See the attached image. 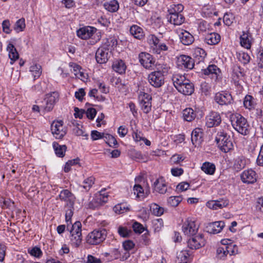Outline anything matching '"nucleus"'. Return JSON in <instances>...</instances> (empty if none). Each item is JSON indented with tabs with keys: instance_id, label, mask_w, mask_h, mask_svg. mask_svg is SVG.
Wrapping results in <instances>:
<instances>
[{
	"instance_id": "obj_1",
	"label": "nucleus",
	"mask_w": 263,
	"mask_h": 263,
	"mask_svg": "<svg viewBox=\"0 0 263 263\" xmlns=\"http://www.w3.org/2000/svg\"><path fill=\"white\" fill-rule=\"evenodd\" d=\"M117 44L115 39H107L96 53V59L99 64L106 63L112 55L111 51Z\"/></svg>"
},
{
	"instance_id": "obj_2",
	"label": "nucleus",
	"mask_w": 263,
	"mask_h": 263,
	"mask_svg": "<svg viewBox=\"0 0 263 263\" xmlns=\"http://www.w3.org/2000/svg\"><path fill=\"white\" fill-rule=\"evenodd\" d=\"M61 201L66 202L64 208L65 211V220L68 222L73 215L74 204L76 197L68 190H63L61 191L58 197Z\"/></svg>"
},
{
	"instance_id": "obj_3",
	"label": "nucleus",
	"mask_w": 263,
	"mask_h": 263,
	"mask_svg": "<svg viewBox=\"0 0 263 263\" xmlns=\"http://www.w3.org/2000/svg\"><path fill=\"white\" fill-rule=\"evenodd\" d=\"M231 124L239 133L247 135L249 133V124L247 119L239 114H233L230 116Z\"/></svg>"
},
{
	"instance_id": "obj_4",
	"label": "nucleus",
	"mask_w": 263,
	"mask_h": 263,
	"mask_svg": "<svg viewBox=\"0 0 263 263\" xmlns=\"http://www.w3.org/2000/svg\"><path fill=\"white\" fill-rule=\"evenodd\" d=\"M215 141L219 149L224 153H228L233 148L230 136L223 130L217 133Z\"/></svg>"
},
{
	"instance_id": "obj_5",
	"label": "nucleus",
	"mask_w": 263,
	"mask_h": 263,
	"mask_svg": "<svg viewBox=\"0 0 263 263\" xmlns=\"http://www.w3.org/2000/svg\"><path fill=\"white\" fill-rule=\"evenodd\" d=\"M106 236L107 232L105 229L95 230L87 236L86 242L89 245H97L102 242Z\"/></svg>"
},
{
	"instance_id": "obj_6",
	"label": "nucleus",
	"mask_w": 263,
	"mask_h": 263,
	"mask_svg": "<svg viewBox=\"0 0 263 263\" xmlns=\"http://www.w3.org/2000/svg\"><path fill=\"white\" fill-rule=\"evenodd\" d=\"M82 224L80 221H76L72 226L70 232V242L71 245L78 247L82 242Z\"/></svg>"
},
{
	"instance_id": "obj_7",
	"label": "nucleus",
	"mask_w": 263,
	"mask_h": 263,
	"mask_svg": "<svg viewBox=\"0 0 263 263\" xmlns=\"http://www.w3.org/2000/svg\"><path fill=\"white\" fill-rule=\"evenodd\" d=\"M188 247L192 250H197L204 246L205 240L202 234H196L190 236L187 241Z\"/></svg>"
},
{
	"instance_id": "obj_8",
	"label": "nucleus",
	"mask_w": 263,
	"mask_h": 263,
	"mask_svg": "<svg viewBox=\"0 0 263 263\" xmlns=\"http://www.w3.org/2000/svg\"><path fill=\"white\" fill-rule=\"evenodd\" d=\"M199 229V226L197 225L195 220L191 218H187L183 222L182 230L184 235L191 236L197 233Z\"/></svg>"
},
{
	"instance_id": "obj_9",
	"label": "nucleus",
	"mask_w": 263,
	"mask_h": 263,
	"mask_svg": "<svg viewBox=\"0 0 263 263\" xmlns=\"http://www.w3.org/2000/svg\"><path fill=\"white\" fill-rule=\"evenodd\" d=\"M52 134L56 139H61L67 133L66 128L63 125L62 120L54 121L51 125Z\"/></svg>"
},
{
	"instance_id": "obj_10",
	"label": "nucleus",
	"mask_w": 263,
	"mask_h": 263,
	"mask_svg": "<svg viewBox=\"0 0 263 263\" xmlns=\"http://www.w3.org/2000/svg\"><path fill=\"white\" fill-rule=\"evenodd\" d=\"M148 80L153 86L156 88L161 87L164 82V78L161 71H155L148 74Z\"/></svg>"
},
{
	"instance_id": "obj_11",
	"label": "nucleus",
	"mask_w": 263,
	"mask_h": 263,
	"mask_svg": "<svg viewBox=\"0 0 263 263\" xmlns=\"http://www.w3.org/2000/svg\"><path fill=\"white\" fill-rule=\"evenodd\" d=\"M195 65L194 60L191 57L186 55H181L178 58L177 66L182 69L191 70Z\"/></svg>"
},
{
	"instance_id": "obj_12",
	"label": "nucleus",
	"mask_w": 263,
	"mask_h": 263,
	"mask_svg": "<svg viewBox=\"0 0 263 263\" xmlns=\"http://www.w3.org/2000/svg\"><path fill=\"white\" fill-rule=\"evenodd\" d=\"M214 100L220 105H227L233 102V99L231 95L226 92L216 93Z\"/></svg>"
},
{
	"instance_id": "obj_13",
	"label": "nucleus",
	"mask_w": 263,
	"mask_h": 263,
	"mask_svg": "<svg viewBox=\"0 0 263 263\" xmlns=\"http://www.w3.org/2000/svg\"><path fill=\"white\" fill-rule=\"evenodd\" d=\"M221 122L220 114L217 112L212 111L206 117V125L208 127H212L219 125Z\"/></svg>"
},
{
	"instance_id": "obj_14",
	"label": "nucleus",
	"mask_w": 263,
	"mask_h": 263,
	"mask_svg": "<svg viewBox=\"0 0 263 263\" xmlns=\"http://www.w3.org/2000/svg\"><path fill=\"white\" fill-rule=\"evenodd\" d=\"M140 64L145 68L149 69L154 65L155 61L152 56L148 53L141 52L139 54Z\"/></svg>"
},
{
	"instance_id": "obj_15",
	"label": "nucleus",
	"mask_w": 263,
	"mask_h": 263,
	"mask_svg": "<svg viewBox=\"0 0 263 263\" xmlns=\"http://www.w3.org/2000/svg\"><path fill=\"white\" fill-rule=\"evenodd\" d=\"M97 31V29L93 27L87 26L80 28L77 30V35L83 40L91 37Z\"/></svg>"
},
{
	"instance_id": "obj_16",
	"label": "nucleus",
	"mask_w": 263,
	"mask_h": 263,
	"mask_svg": "<svg viewBox=\"0 0 263 263\" xmlns=\"http://www.w3.org/2000/svg\"><path fill=\"white\" fill-rule=\"evenodd\" d=\"M240 178L243 183H254L256 181V173L252 169L245 170L241 173Z\"/></svg>"
},
{
	"instance_id": "obj_17",
	"label": "nucleus",
	"mask_w": 263,
	"mask_h": 263,
	"mask_svg": "<svg viewBox=\"0 0 263 263\" xmlns=\"http://www.w3.org/2000/svg\"><path fill=\"white\" fill-rule=\"evenodd\" d=\"M224 227L223 221H219L209 223L205 228L206 231L210 234H217L221 231Z\"/></svg>"
},
{
	"instance_id": "obj_18",
	"label": "nucleus",
	"mask_w": 263,
	"mask_h": 263,
	"mask_svg": "<svg viewBox=\"0 0 263 263\" xmlns=\"http://www.w3.org/2000/svg\"><path fill=\"white\" fill-rule=\"evenodd\" d=\"M203 130L200 128L194 129L191 134V140L193 144L196 147L200 145L202 141Z\"/></svg>"
},
{
	"instance_id": "obj_19",
	"label": "nucleus",
	"mask_w": 263,
	"mask_h": 263,
	"mask_svg": "<svg viewBox=\"0 0 263 263\" xmlns=\"http://www.w3.org/2000/svg\"><path fill=\"white\" fill-rule=\"evenodd\" d=\"M184 82L178 89V91L185 95H191L194 91V85L188 79Z\"/></svg>"
},
{
	"instance_id": "obj_20",
	"label": "nucleus",
	"mask_w": 263,
	"mask_h": 263,
	"mask_svg": "<svg viewBox=\"0 0 263 263\" xmlns=\"http://www.w3.org/2000/svg\"><path fill=\"white\" fill-rule=\"evenodd\" d=\"M180 42L184 45H191L194 41V36L188 31L181 30L179 33Z\"/></svg>"
},
{
	"instance_id": "obj_21",
	"label": "nucleus",
	"mask_w": 263,
	"mask_h": 263,
	"mask_svg": "<svg viewBox=\"0 0 263 263\" xmlns=\"http://www.w3.org/2000/svg\"><path fill=\"white\" fill-rule=\"evenodd\" d=\"M229 204V201L227 199L220 200H211L206 203V205L210 209L218 210L227 206Z\"/></svg>"
},
{
	"instance_id": "obj_22",
	"label": "nucleus",
	"mask_w": 263,
	"mask_h": 263,
	"mask_svg": "<svg viewBox=\"0 0 263 263\" xmlns=\"http://www.w3.org/2000/svg\"><path fill=\"white\" fill-rule=\"evenodd\" d=\"M154 190L160 194H165L167 191L166 184L163 177L157 179L154 182Z\"/></svg>"
},
{
	"instance_id": "obj_23",
	"label": "nucleus",
	"mask_w": 263,
	"mask_h": 263,
	"mask_svg": "<svg viewBox=\"0 0 263 263\" xmlns=\"http://www.w3.org/2000/svg\"><path fill=\"white\" fill-rule=\"evenodd\" d=\"M112 68L117 73L122 74L125 73L126 66L123 60H116L112 63Z\"/></svg>"
},
{
	"instance_id": "obj_24",
	"label": "nucleus",
	"mask_w": 263,
	"mask_h": 263,
	"mask_svg": "<svg viewBox=\"0 0 263 263\" xmlns=\"http://www.w3.org/2000/svg\"><path fill=\"white\" fill-rule=\"evenodd\" d=\"M220 41V36L215 32L207 34L204 37V42L209 45H216Z\"/></svg>"
},
{
	"instance_id": "obj_25",
	"label": "nucleus",
	"mask_w": 263,
	"mask_h": 263,
	"mask_svg": "<svg viewBox=\"0 0 263 263\" xmlns=\"http://www.w3.org/2000/svg\"><path fill=\"white\" fill-rule=\"evenodd\" d=\"M251 35L249 32H243L240 37L241 45L248 49H250L251 47Z\"/></svg>"
},
{
	"instance_id": "obj_26",
	"label": "nucleus",
	"mask_w": 263,
	"mask_h": 263,
	"mask_svg": "<svg viewBox=\"0 0 263 263\" xmlns=\"http://www.w3.org/2000/svg\"><path fill=\"white\" fill-rule=\"evenodd\" d=\"M130 34L136 39L141 40L144 37L143 29L137 25H133L129 30Z\"/></svg>"
},
{
	"instance_id": "obj_27",
	"label": "nucleus",
	"mask_w": 263,
	"mask_h": 263,
	"mask_svg": "<svg viewBox=\"0 0 263 263\" xmlns=\"http://www.w3.org/2000/svg\"><path fill=\"white\" fill-rule=\"evenodd\" d=\"M169 15L170 22L175 25H180L184 22V17L181 14H177V13H173L169 14Z\"/></svg>"
},
{
	"instance_id": "obj_28",
	"label": "nucleus",
	"mask_w": 263,
	"mask_h": 263,
	"mask_svg": "<svg viewBox=\"0 0 263 263\" xmlns=\"http://www.w3.org/2000/svg\"><path fill=\"white\" fill-rule=\"evenodd\" d=\"M201 169L206 174L212 175L215 173L216 166L213 163L205 162L202 164Z\"/></svg>"
},
{
	"instance_id": "obj_29",
	"label": "nucleus",
	"mask_w": 263,
	"mask_h": 263,
	"mask_svg": "<svg viewBox=\"0 0 263 263\" xmlns=\"http://www.w3.org/2000/svg\"><path fill=\"white\" fill-rule=\"evenodd\" d=\"M245 75V72L242 68L239 65H235L233 67V79L235 82H238L240 78L243 77Z\"/></svg>"
},
{
	"instance_id": "obj_30",
	"label": "nucleus",
	"mask_w": 263,
	"mask_h": 263,
	"mask_svg": "<svg viewBox=\"0 0 263 263\" xmlns=\"http://www.w3.org/2000/svg\"><path fill=\"white\" fill-rule=\"evenodd\" d=\"M173 84L175 87L177 89L181 85L186 81V79L184 76L180 74H174L172 78Z\"/></svg>"
},
{
	"instance_id": "obj_31",
	"label": "nucleus",
	"mask_w": 263,
	"mask_h": 263,
	"mask_svg": "<svg viewBox=\"0 0 263 263\" xmlns=\"http://www.w3.org/2000/svg\"><path fill=\"white\" fill-rule=\"evenodd\" d=\"M53 149L56 155L59 157H63L67 149L65 145H60L58 143L54 142L52 144Z\"/></svg>"
},
{
	"instance_id": "obj_32",
	"label": "nucleus",
	"mask_w": 263,
	"mask_h": 263,
	"mask_svg": "<svg viewBox=\"0 0 263 263\" xmlns=\"http://www.w3.org/2000/svg\"><path fill=\"white\" fill-rule=\"evenodd\" d=\"M7 50L9 52V57L11 61H15L18 59L19 54L12 44L9 43L8 45Z\"/></svg>"
},
{
	"instance_id": "obj_33",
	"label": "nucleus",
	"mask_w": 263,
	"mask_h": 263,
	"mask_svg": "<svg viewBox=\"0 0 263 263\" xmlns=\"http://www.w3.org/2000/svg\"><path fill=\"white\" fill-rule=\"evenodd\" d=\"M196 114L191 108H187L183 111V117L184 119L188 122H191L195 119Z\"/></svg>"
},
{
	"instance_id": "obj_34",
	"label": "nucleus",
	"mask_w": 263,
	"mask_h": 263,
	"mask_svg": "<svg viewBox=\"0 0 263 263\" xmlns=\"http://www.w3.org/2000/svg\"><path fill=\"white\" fill-rule=\"evenodd\" d=\"M146 96V100H142L140 102V104L141 105V109L145 113H148L151 110V102H150V100L151 98H149V95L147 94H144V96Z\"/></svg>"
},
{
	"instance_id": "obj_35",
	"label": "nucleus",
	"mask_w": 263,
	"mask_h": 263,
	"mask_svg": "<svg viewBox=\"0 0 263 263\" xmlns=\"http://www.w3.org/2000/svg\"><path fill=\"white\" fill-rule=\"evenodd\" d=\"M177 258L181 261L180 263H189L190 254L187 250H182L177 254Z\"/></svg>"
},
{
	"instance_id": "obj_36",
	"label": "nucleus",
	"mask_w": 263,
	"mask_h": 263,
	"mask_svg": "<svg viewBox=\"0 0 263 263\" xmlns=\"http://www.w3.org/2000/svg\"><path fill=\"white\" fill-rule=\"evenodd\" d=\"M30 71L33 76L34 80L39 78L42 74V67L39 64H34L30 67Z\"/></svg>"
},
{
	"instance_id": "obj_37",
	"label": "nucleus",
	"mask_w": 263,
	"mask_h": 263,
	"mask_svg": "<svg viewBox=\"0 0 263 263\" xmlns=\"http://www.w3.org/2000/svg\"><path fill=\"white\" fill-rule=\"evenodd\" d=\"M104 6L105 9L111 12L117 11L119 8V4L116 0H112L109 3H106Z\"/></svg>"
},
{
	"instance_id": "obj_38",
	"label": "nucleus",
	"mask_w": 263,
	"mask_h": 263,
	"mask_svg": "<svg viewBox=\"0 0 263 263\" xmlns=\"http://www.w3.org/2000/svg\"><path fill=\"white\" fill-rule=\"evenodd\" d=\"M219 69L215 65H209L206 69L203 70V72L205 75L214 74L216 78H217L218 72H219Z\"/></svg>"
},
{
	"instance_id": "obj_39",
	"label": "nucleus",
	"mask_w": 263,
	"mask_h": 263,
	"mask_svg": "<svg viewBox=\"0 0 263 263\" xmlns=\"http://www.w3.org/2000/svg\"><path fill=\"white\" fill-rule=\"evenodd\" d=\"M95 178L93 176L87 178L83 182V184L80 185V187L84 189L86 191H88L92 187L94 184Z\"/></svg>"
},
{
	"instance_id": "obj_40",
	"label": "nucleus",
	"mask_w": 263,
	"mask_h": 263,
	"mask_svg": "<svg viewBox=\"0 0 263 263\" xmlns=\"http://www.w3.org/2000/svg\"><path fill=\"white\" fill-rule=\"evenodd\" d=\"M150 210L153 215L157 216H160L164 213V209L156 203L152 204Z\"/></svg>"
},
{
	"instance_id": "obj_41",
	"label": "nucleus",
	"mask_w": 263,
	"mask_h": 263,
	"mask_svg": "<svg viewBox=\"0 0 263 263\" xmlns=\"http://www.w3.org/2000/svg\"><path fill=\"white\" fill-rule=\"evenodd\" d=\"M184 9L183 6L181 4H173L170 6V8L168 10L169 14H181V12Z\"/></svg>"
},
{
	"instance_id": "obj_42",
	"label": "nucleus",
	"mask_w": 263,
	"mask_h": 263,
	"mask_svg": "<svg viewBox=\"0 0 263 263\" xmlns=\"http://www.w3.org/2000/svg\"><path fill=\"white\" fill-rule=\"evenodd\" d=\"M114 211L118 214H122L130 211L129 208L125 203H120L114 207Z\"/></svg>"
},
{
	"instance_id": "obj_43",
	"label": "nucleus",
	"mask_w": 263,
	"mask_h": 263,
	"mask_svg": "<svg viewBox=\"0 0 263 263\" xmlns=\"http://www.w3.org/2000/svg\"><path fill=\"white\" fill-rule=\"evenodd\" d=\"M243 105L247 109H251L254 107V98L250 95H247L243 100Z\"/></svg>"
},
{
	"instance_id": "obj_44",
	"label": "nucleus",
	"mask_w": 263,
	"mask_h": 263,
	"mask_svg": "<svg viewBox=\"0 0 263 263\" xmlns=\"http://www.w3.org/2000/svg\"><path fill=\"white\" fill-rule=\"evenodd\" d=\"M25 27L26 25L25 19L24 18H22L16 21L13 28L16 32H20L21 31H23L25 28Z\"/></svg>"
},
{
	"instance_id": "obj_45",
	"label": "nucleus",
	"mask_w": 263,
	"mask_h": 263,
	"mask_svg": "<svg viewBox=\"0 0 263 263\" xmlns=\"http://www.w3.org/2000/svg\"><path fill=\"white\" fill-rule=\"evenodd\" d=\"M226 249V246L223 247H219L217 249L216 254L217 258L222 260H224L226 258L228 254Z\"/></svg>"
},
{
	"instance_id": "obj_46",
	"label": "nucleus",
	"mask_w": 263,
	"mask_h": 263,
	"mask_svg": "<svg viewBox=\"0 0 263 263\" xmlns=\"http://www.w3.org/2000/svg\"><path fill=\"white\" fill-rule=\"evenodd\" d=\"M59 95L57 92H52L51 93L47 94L45 98V101L51 103L54 105L55 102L58 100Z\"/></svg>"
},
{
	"instance_id": "obj_47",
	"label": "nucleus",
	"mask_w": 263,
	"mask_h": 263,
	"mask_svg": "<svg viewBox=\"0 0 263 263\" xmlns=\"http://www.w3.org/2000/svg\"><path fill=\"white\" fill-rule=\"evenodd\" d=\"M181 196H171L167 199V202L172 206H177L182 201Z\"/></svg>"
},
{
	"instance_id": "obj_48",
	"label": "nucleus",
	"mask_w": 263,
	"mask_h": 263,
	"mask_svg": "<svg viewBox=\"0 0 263 263\" xmlns=\"http://www.w3.org/2000/svg\"><path fill=\"white\" fill-rule=\"evenodd\" d=\"M194 54L196 57H198L200 61H202L206 55V53L204 50L200 48H196L195 49Z\"/></svg>"
},
{
	"instance_id": "obj_49",
	"label": "nucleus",
	"mask_w": 263,
	"mask_h": 263,
	"mask_svg": "<svg viewBox=\"0 0 263 263\" xmlns=\"http://www.w3.org/2000/svg\"><path fill=\"white\" fill-rule=\"evenodd\" d=\"M133 191L134 194L137 195V197L144 198V190L140 185L135 184L133 188Z\"/></svg>"
},
{
	"instance_id": "obj_50",
	"label": "nucleus",
	"mask_w": 263,
	"mask_h": 263,
	"mask_svg": "<svg viewBox=\"0 0 263 263\" xmlns=\"http://www.w3.org/2000/svg\"><path fill=\"white\" fill-rule=\"evenodd\" d=\"M234 16L232 13H226L223 16V23L227 26H230L233 23Z\"/></svg>"
},
{
	"instance_id": "obj_51",
	"label": "nucleus",
	"mask_w": 263,
	"mask_h": 263,
	"mask_svg": "<svg viewBox=\"0 0 263 263\" xmlns=\"http://www.w3.org/2000/svg\"><path fill=\"white\" fill-rule=\"evenodd\" d=\"M28 253L32 256L35 257H40L42 255V252L41 249L37 247H33L28 249Z\"/></svg>"
},
{
	"instance_id": "obj_52",
	"label": "nucleus",
	"mask_w": 263,
	"mask_h": 263,
	"mask_svg": "<svg viewBox=\"0 0 263 263\" xmlns=\"http://www.w3.org/2000/svg\"><path fill=\"white\" fill-rule=\"evenodd\" d=\"M226 251H227L228 254L230 256L234 255L238 253V248L236 245H229L226 246Z\"/></svg>"
},
{
	"instance_id": "obj_53",
	"label": "nucleus",
	"mask_w": 263,
	"mask_h": 263,
	"mask_svg": "<svg viewBox=\"0 0 263 263\" xmlns=\"http://www.w3.org/2000/svg\"><path fill=\"white\" fill-rule=\"evenodd\" d=\"M46 88V84L45 82H40L36 85H35L33 87L32 89L39 92V93H42L44 91H45Z\"/></svg>"
},
{
	"instance_id": "obj_54",
	"label": "nucleus",
	"mask_w": 263,
	"mask_h": 263,
	"mask_svg": "<svg viewBox=\"0 0 263 263\" xmlns=\"http://www.w3.org/2000/svg\"><path fill=\"white\" fill-rule=\"evenodd\" d=\"M105 139L106 143H107L110 146H114L118 144L115 138L111 135L105 134Z\"/></svg>"
},
{
	"instance_id": "obj_55",
	"label": "nucleus",
	"mask_w": 263,
	"mask_h": 263,
	"mask_svg": "<svg viewBox=\"0 0 263 263\" xmlns=\"http://www.w3.org/2000/svg\"><path fill=\"white\" fill-rule=\"evenodd\" d=\"M238 59L242 63L245 65L250 62V57L248 53L242 52L239 54Z\"/></svg>"
},
{
	"instance_id": "obj_56",
	"label": "nucleus",
	"mask_w": 263,
	"mask_h": 263,
	"mask_svg": "<svg viewBox=\"0 0 263 263\" xmlns=\"http://www.w3.org/2000/svg\"><path fill=\"white\" fill-rule=\"evenodd\" d=\"M105 134L103 133H100L97 130H92L91 137L93 140H97L102 138H105Z\"/></svg>"
},
{
	"instance_id": "obj_57",
	"label": "nucleus",
	"mask_w": 263,
	"mask_h": 263,
	"mask_svg": "<svg viewBox=\"0 0 263 263\" xmlns=\"http://www.w3.org/2000/svg\"><path fill=\"white\" fill-rule=\"evenodd\" d=\"M133 228L135 233L139 234H141L144 230L143 226L137 222H135L134 223L133 225Z\"/></svg>"
},
{
	"instance_id": "obj_58",
	"label": "nucleus",
	"mask_w": 263,
	"mask_h": 263,
	"mask_svg": "<svg viewBox=\"0 0 263 263\" xmlns=\"http://www.w3.org/2000/svg\"><path fill=\"white\" fill-rule=\"evenodd\" d=\"M10 23L8 20H4L2 23L3 30L4 32L7 34H9L11 32V29L10 28Z\"/></svg>"
},
{
	"instance_id": "obj_59",
	"label": "nucleus",
	"mask_w": 263,
	"mask_h": 263,
	"mask_svg": "<svg viewBox=\"0 0 263 263\" xmlns=\"http://www.w3.org/2000/svg\"><path fill=\"white\" fill-rule=\"evenodd\" d=\"M97 114L96 110L93 108H89L86 111V114L88 119L93 120Z\"/></svg>"
},
{
	"instance_id": "obj_60",
	"label": "nucleus",
	"mask_w": 263,
	"mask_h": 263,
	"mask_svg": "<svg viewBox=\"0 0 263 263\" xmlns=\"http://www.w3.org/2000/svg\"><path fill=\"white\" fill-rule=\"evenodd\" d=\"M256 162L258 165L263 166V144L260 147V152L257 158Z\"/></svg>"
},
{
	"instance_id": "obj_61",
	"label": "nucleus",
	"mask_w": 263,
	"mask_h": 263,
	"mask_svg": "<svg viewBox=\"0 0 263 263\" xmlns=\"http://www.w3.org/2000/svg\"><path fill=\"white\" fill-rule=\"evenodd\" d=\"M134 246L135 244L134 242L132 240H129L125 241L123 243V247L124 249L126 251H128L133 249Z\"/></svg>"
},
{
	"instance_id": "obj_62",
	"label": "nucleus",
	"mask_w": 263,
	"mask_h": 263,
	"mask_svg": "<svg viewBox=\"0 0 263 263\" xmlns=\"http://www.w3.org/2000/svg\"><path fill=\"white\" fill-rule=\"evenodd\" d=\"M258 66L263 68V50H259L257 54Z\"/></svg>"
},
{
	"instance_id": "obj_63",
	"label": "nucleus",
	"mask_w": 263,
	"mask_h": 263,
	"mask_svg": "<svg viewBox=\"0 0 263 263\" xmlns=\"http://www.w3.org/2000/svg\"><path fill=\"white\" fill-rule=\"evenodd\" d=\"M190 186V184L189 183L186 182H181L178 184L177 186V189L180 191H184L188 189Z\"/></svg>"
},
{
	"instance_id": "obj_64",
	"label": "nucleus",
	"mask_w": 263,
	"mask_h": 263,
	"mask_svg": "<svg viewBox=\"0 0 263 263\" xmlns=\"http://www.w3.org/2000/svg\"><path fill=\"white\" fill-rule=\"evenodd\" d=\"M85 92L83 88H80L78 91L75 92V97L79 101H82Z\"/></svg>"
}]
</instances>
